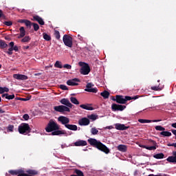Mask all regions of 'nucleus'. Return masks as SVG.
Segmentation results:
<instances>
[{
    "label": "nucleus",
    "instance_id": "nucleus-1",
    "mask_svg": "<svg viewBox=\"0 0 176 176\" xmlns=\"http://www.w3.org/2000/svg\"><path fill=\"white\" fill-rule=\"evenodd\" d=\"M60 104H63V105L54 107V109L56 112H60V113L70 112L71 110L69 108H72L74 107V104H72L67 98H63L60 100Z\"/></svg>",
    "mask_w": 176,
    "mask_h": 176
},
{
    "label": "nucleus",
    "instance_id": "nucleus-45",
    "mask_svg": "<svg viewBox=\"0 0 176 176\" xmlns=\"http://www.w3.org/2000/svg\"><path fill=\"white\" fill-rule=\"evenodd\" d=\"M14 94L9 95V94H7L6 100H13L14 98Z\"/></svg>",
    "mask_w": 176,
    "mask_h": 176
},
{
    "label": "nucleus",
    "instance_id": "nucleus-9",
    "mask_svg": "<svg viewBox=\"0 0 176 176\" xmlns=\"http://www.w3.org/2000/svg\"><path fill=\"white\" fill-rule=\"evenodd\" d=\"M94 87V85L91 82H89L86 85V89H85V91H87L88 93H97V91H98L97 87Z\"/></svg>",
    "mask_w": 176,
    "mask_h": 176
},
{
    "label": "nucleus",
    "instance_id": "nucleus-23",
    "mask_svg": "<svg viewBox=\"0 0 176 176\" xmlns=\"http://www.w3.org/2000/svg\"><path fill=\"white\" fill-rule=\"evenodd\" d=\"M80 108H82V109H86L87 111H93L94 109L93 107H90L89 104H80Z\"/></svg>",
    "mask_w": 176,
    "mask_h": 176
},
{
    "label": "nucleus",
    "instance_id": "nucleus-21",
    "mask_svg": "<svg viewBox=\"0 0 176 176\" xmlns=\"http://www.w3.org/2000/svg\"><path fill=\"white\" fill-rule=\"evenodd\" d=\"M117 149L120 151V152H126L127 151V146L124 144H120L118 146Z\"/></svg>",
    "mask_w": 176,
    "mask_h": 176
},
{
    "label": "nucleus",
    "instance_id": "nucleus-38",
    "mask_svg": "<svg viewBox=\"0 0 176 176\" xmlns=\"http://www.w3.org/2000/svg\"><path fill=\"white\" fill-rule=\"evenodd\" d=\"M91 133L93 134V135H96V134H98V131L96 129V127L91 128Z\"/></svg>",
    "mask_w": 176,
    "mask_h": 176
},
{
    "label": "nucleus",
    "instance_id": "nucleus-43",
    "mask_svg": "<svg viewBox=\"0 0 176 176\" xmlns=\"http://www.w3.org/2000/svg\"><path fill=\"white\" fill-rule=\"evenodd\" d=\"M32 25H33L34 31H38V30H39V25H38V23H33Z\"/></svg>",
    "mask_w": 176,
    "mask_h": 176
},
{
    "label": "nucleus",
    "instance_id": "nucleus-22",
    "mask_svg": "<svg viewBox=\"0 0 176 176\" xmlns=\"http://www.w3.org/2000/svg\"><path fill=\"white\" fill-rule=\"evenodd\" d=\"M74 174L76 175H71L70 176H85L83 172L79 169H74Z\"/></svg>",
    "mask_w": 176,
    "mask_h": 176
},
{
    "label": "nucleus",
    "instance_id": "nucleus-41",
    "mask_svg": "<svg viewBox=\"0 0 176 176\" xmlns=\"http://www.w3.org/2000/svg\"><path fill=\"white\" fill-rule=\"evenodd\" d=\"M162 120H146V123H152V122L153 123H157V122H161Z\"/></svg>",
    "mask_w": 176,
    "mask_h": 176
},
{
    "label": "nucleus",
    "instance_id": "nucleus-8",
    "mask_svg": "<svg viewBox=\"0 0 176 176\" xmlns=\"http://www.w3.org/2000/svg\"><path fill=\"white\" fill-rule=\"evenodd\" d=\"M19 171L21 173H18L17 176H32V175H36L38 174V171L35 170H28L26 171L27 173H24V170L19 169Z\"/></svg>",
    "mask_w": 176,
    "mask_h": 176
},
{
    "label": "nucleus",
    "instance_id": "nucleus-11",
    "mask_svg": "<svg viewBox=\"0 0 176 176\" xmlns=\"http://www.w3.org/2000/svg\"><path fill=\"white\" fill-rule=\"evenodd\" d=\"M58 121H59L61 124H63L65 127H66L68 123H69V118L63 116H60L58 118Z\"/></svg>",
    "mask_w": 176,
    "mask_h": 176
},
{
    "label": "nucleus",
    "instance_id": "nucleus-37",
    "mask_svg": "<svg viewBox=\"0 0 176 176\" xmlns=\"http://www.w3.org/2000/svg\"><path fill=\"white\" fill-rule=\"evenodd\" d=\"M151 90H153L154 91H160V90H162V88H160L159 87V85L151 87Z\"/></svg>",
    "mask_w": 176,
    "mask_h": 176
},
{
    "label": "nucleus",
    "instance_id": "nucleus-49",
    "mask_svg": "<svg viewBox=\"0 0 176 176\" xmlns=\"http://www.w3.org/2000/svg\"><path fill=\"white\" fill-rule=\"evenodd\" d=\"M63 68H66V69H71L72 68V66L69 64H65L63 65Z\"/></svg>",
    "mask_w": 176,
    "mask_h": 176
},
{
    "label": "nucleus",
    "instance_id": "nucleus-13",
    "mask_svg": "<svg viewBox=\"0 0 176 176\" xmlns=\"http://www.w3.org/2000/svg\"><path fill=\"white\" fill-rule=\"evenodd\" d=\"M76 82H80V80H79L78 78H73V79L69 80L67 81V85L68 86H78V85L79 84Z\"/></svg>",
    "mask_w": 176,
    "mask_h": 176
},
{
    "label": "nucleus",
    "instance_id": "nucleus-55",
    "mask_svg": "<svg viewBox=\"0 0 176 176\" xmlns=\"http://www.w3.org/2000/svg\"><path fill=\"white\" fill-rule=\"evenodd\" d=\"M3 89L4 93H8V91H9V88H8L6 87H3Z\"/></svg>",
    "mask_w": 176,
    "mask_h": 176
},
{
    "label": "nucleus",
    "instance_id": "nucleus-44",
    "mask_svg": "<svg viewBox=\"0 0 176 176\" xmlns=\"http://www.w3.org/2000/svg\"><path fill=\"white\" fill-rule=\"evenodd\" d=\"M25 25H26V27L31 28V26L32 25V23L30 21L26 19V21H25Z\"/></svg>",
    "mask_w": 176,
    "mask_h": 176
},
{
    "label": "nucleus",
    "instance_id": "nucleus-29",
    "mask_svg": "<svg viewBox=\"0 0 176 176\" xmlns=\"http://www.w3.org/2000/svg\"><path fill=\"white\" fill-rule=\"evenodd\" d=\"M70 101L71 102H72V104H74L75 105H79V101L75 97H71Z\"/></svg>",
    "mask_w": 176,
    "mask_h": 176
},
{
    "label": "nucleus",
    "instance_id": "nucleus-51",
    "mask_svg": "<svg viewBox=\"0 0 176 176\" xmlns=\"http://www.w3.org/2000/svg\"><path fill=\"white\" fill-rule=\"evenodd\" d=\"M23 119H24V120H28V119H30V116H28V114H24L23 116Z\"/></svg>",
    "mask_w": 176,
    "mask_h": 176
},
{
    "label": "nucleus",
    "instance_id": "nucleus-47",
    "mask_svg": "<svg viewBox=\"0 0 176 176\" xmlns=\"http://www.w3.org/2000/svg\"><path fill=\"white\" fill-rule=\"evenodd\" d=\"M13 129H14V125H12V124L8 125V131H10V132L13 131Z\"/></svg>",
    "mask_w": 176,
    "mask_h": 176
},
{
    "label": "nucleus",
    "instance_id": "nucleus-62",
    "mask_svg": "<svg viewBox=\"0 0 176 176\" xmlns=\"http://www.w3.org/2000/svg\"><path fill=\"white\" fill-rule=\"evenodd\" d=\"M78 38L80 41H83V37L82 36H80V34H78Z\"/></svg>",
    "mask_w": 176,
    "mask_h": 176
},
{
    "label": "nucleus",
    "instance_id": "nucleus-57",
    "mask_svg": "<svg viewBox=\"0 0 176 176\" xmlns=\"http://www.w3.org/2000/svg\"><path fill=\"white\" fill-rule=\"evenodd\" d=\"M1 17H5V14H3V11H2V10H0V19Z\"/></svg>",
    "mask_w": 176,
    "mask_h": 176
},
{
    "label": "nucleus",
    "instance_id": "nucleus-31",
    "mask_svg": "<svg viewBox=\"0 0 176 176\" xmlns=\"http://www.w3.org/2000/svg\"><path fill=\"white\" fill-rule=\"evenodd\" d=\"M43 38L45 39V41H52V37L50 36V35H49L46 33H43Z\"/></svg>",
    "mask_w": 176,
    "mask_h": 176
},
{
    "label": "nucleus",
    "instance_id": "nucleus-36",
    "mask_svg": "<svg viewBox=\"0 0 176 176\" xmlns=\"http://www.w3.org/2000/svg\"><path fill=\"white\" fill-rule=\"evenodd\" d=\"M30 41H31V38L29 36H26L21 39V42L23 43L30 42Z\"/></svg>",
    "mask_w": 176,
    "mask_h": 176
},
{
    "label": "nucleus",
    "instance_id": "nucleus-50",
    "mask_svg": "<svg viewBox=\"0 0 176 176\" xmlns=\"http://www.w3.org/2000/svg\"><path fill=\"white\" fill-rule=\"evenodd\" d=\"M140 96H138V95H137V96H133V97L129 96V98H131L130 100H138V98H140Z\"/></svg>",
    "mask_w": 176,
    "mask_h": 176
},
{
    "label": "nucleus",
    "instance_id": "nucleus-63",
    "mask_svg": "<svg viewBox=\"0 0 176 176\" xmlns=\"http://www.w3.org/2000/svg\"><path fill=\"white\" fill-rule=\"evenodd\" d=\"M106 129H108L109 130H112V129H113V126H108L106 127Z\"/></svg>",
    "mask_w": 176,
    "mask_h": 176
},
{
    "label": "nucleus",
    "instance_id": "nucleus-32",
    "mask_svg": "<svg viewBox=\"0 0 176 176\" xmlns=\"http://www.w3.org/2000/svg\"><path fill=\"white\" fill-rule=\"evenodd\" d=\"M155 130H157V131H166V128L158 125V126H155Z\"/></svg>",
    "mask_w": 176,
    "mask_h": 176
},
{
    "label": "nucleus",
    "instance_id": "nucleus-34",
    "mask_svg": "<svg viewBox=\"0 0 176 176\" xmlns=\"http://www.w3.org/2000/svg\"><path fill=\"white\" fill-rule=\"evenodd\" d=\"M55 68H63V65H61V62L57 60L54 64Z\"/></svg>",
    "mask_w": 176,
    "mask_h": 176
},
{
    "label": "nucleus",
    "instance_id": "nucleus-19",
    "mask_svg": "<svg viewBox=\"0 0 176 176\" xmlns=\"http://www.w3.org/2000/svg\"><path fill=\"white\" fill-rule=\"evenodd\" d=\"M75 146H86L87 142L85 140H78L74 143Z\"/></svg>",
    "mask_w": 176,
    "mask_h": 176
},
{
    "label": "nucleus",
    "instance_id": "nucleus-18",
    "mask_svg": "<svg viewBox=\"0 0 176 176\" xmlns=\"http://www.w3.org/2000/svg\"><path fill=\"white\" fill-rule=\"evenodd\" d=\"M33 20H34L35 21H37L38 24H40V25H45V21H43L42 17L38 15L34 16Z\"/></svg>",
    "mask_w": 176,
    "mask_h": 176
},
{
    "label": "nucleus",
    "instance_id": "nucleus-14",
    "mask_svg": "<svg viewBox=\"0 0 176 176\" xmlns=\"http://www.w3.org/2000/svg\"><path fill=\"white\" fill-rule=\"evenodd\" d=\"M65 134H67V132L65 131V130H54L51 135H65Z\"/></svg>",
    "mask_w": 176,
    "mask_h": 176
},
{
    "label": "nucleus",
    "instance_id": "nucleus-60",
    "mask_svg": "<svg viewBox=\"0 0 176 176\" xmlns=\"http://www.w3.org/2000/svg\"><path fill=\"white\" fill-rule=\"evenodd\" d=\"M3 93H5L3 91V87H0V94H3Z\"/></svg>",
    "mask_w": 176,
    "mask_h": 176
},
{
    "label": "nucleus",
    "instance_id": "nucleus-16",
    "mask_svg": "<svg viewBox=\"0 0 176 176\" xmlns=\"http://www.w3.org/2000/svg\"><path fill=\"white\" fill-rule=\"evenodd\" d=\"M173 156H169L166 160L168 163H173L174 164H176V151L173 152Z\"/></svg>",
    "mask_w": 176,
    "mask_h": 176
},
{
    "label": "nucleus",
    "instance_id": "nucleus-53",
    "mask_svg": "<svg viewBox=\"0 0 176 176\" xmlns=\"http://www.w3.org/2000/svg\"><path fill=\"white\" fill-rule=\"evenodd\" d=\"M168 146H174L175 148H176V143H168Z\"/></svg>",
    "mask_w": 176,
    "mask_h": 176
},
{
    "label": "nucleus",
    "instance_id": "nucleus-17",
    "mask_svg": "<svg viewBox=\"0 0 176 176\" xmlns=\"http://www.w3.org/2000/svg\"><path fill=\"white\" fill-rule=\"evenodd\" d=\"M129 127V126H124V124H120V123L115 124V129H116V130H120V131L127 130Z\"/></svg>",
    "mask_w": 176,
    "mask_h": 176
},
{
    "label": "nucleus",
    "instance_id": "nucleus-24",
    "mask_svg": "<svg viewBox=\"0 0 176 176\" xmlns=\"http://www.w3.org/2000/svg\"><path fill=\"white\" fill-rule=\"evenodd\" d=\"M160 137H171L172 134L171 132L168 131H162L160 133Z\"/></svg>",
    "mask_w": 176,
    "mask_h": 176
},
{
    "label": "nucleus",
    "instance_id": "nucleus-54",
    "mask_svg": "<svg viewBox=\"0 0 176 176\" xmlns=\"http://www.w3.org/2000/svg\"><path fill=\"white\" fill-rule=\"evenodd\" d=\"M138 122L140 123H146V120H144V119H139Z\"/></svg>",
    "mask_w": 176,
    "mask_h": 176
},
{
    "label": "nucleus",
    "instance_id": "nucleus-26",
    "mask_svg": "<svg viewBox=\"0 0 176 176\" xmlns=\"http://www.w3.org/2000/svg\"><path fill=\"white\" fill-rule=\"evenodd\" d=\"M9 174H11V175H19V173L20 172V169L17 170H10L8 171Z\"/></svg>",
    "mask_w": 176,
    "mask_h": 176
},
{
    "label": "nucleus",
    "instance_id": "nucleus-33",
    "mask_svg": "<svg viewBox=\"0 0 176 176\" xmlns=\"http://www.w3.org/2000/svg\"><path fill=\"white\" fill-rule=\"evenodd\" d=\"M19 31L21 36H25V30L24 29V27H21Z\"/></svg>",
    "mask_w": 176,
    "mask_h": 176
},
{
    "label": "nucleus",
    "instance_id": "nucleus-40",
    "mask_svg": "<svg viewBox=\"0 0 176 176\" xmlns=\"http://www.w3.org/2000/svg\"><path fill=\"white\" fill-rule=\"evenodd\" d=\"M54 36L56 37V39H60V32H58V30H55L54 31Z\"/></svg>",
    "mask_w": 176,
    "mask_h": 176
},
{
    "label": "nucleus",
    "instance_id": "nucleus-27",
    "mask_svg": "<svg viewBox=\"0 0 176 176\" xmlns=\"http://www.w3.org/2000/svg\"><path fill=\"white\" fill-rule=\"evenodd\" d=\"M98 118V116L96 115V114H91V115H88L87 116V118L90 119V120H97Z\"/></svg>",
    "mask_w": 176,
    "mask_h": 176
},
{
    "label": "nucleus",
    "instance_id": "nucleus-5",
    "mask_svg": "<svg viewBox=\"0 0 176 176\" xmlns=\"http://www.w3.org/2000/svg\"><path fill=\"white\" fill-rule=\"evenodd\" d=\"M80 67H82L80 69V73L81 75H89L90 74V66H89V64L85 63V62H79Z\"/></svg>",
    "mask_w": 176,
    "mask_h": 176
},
{
    "label": "nucleus",
    "instance_id": "nucleus-30",
    "mask_svg": "<svg viewBox=\"0 0 176 176\" xmlns=\"http://www.w3.org/2000/svg\"><path fill=\"white\" fill-rule=\"evenodd\" d=\"M153 157L155 159H164V154H163L162 153H157V154L154 155Z\"/></svg>",
    "mask_w": 176,
    "mask_h": 176
},
{
    "label": "nucleus",
    "instance_id": "nucleus-2",
    "mask_svg": "<svg viewBox=\"0 0 176 176\" xmlns=\"http://www.w3.org/2000/svg\"><path fill=\"white\" fill-rule=\"evenodd\" d=\"M87 141L91 146H94V148H96L99 151L104 152V153H109V148H108L105 144H102L101 142L97 140L96 139L89 138L87 140Z\"/></svg>",
    "mask_w": 176,
    "mask_h": 176
},
{
    "label": "nucleus",
    "instance_id": "nucleus-10",
    "mask_svg": "<svg viewBox=\"0 0 176 176\" xmlns=\"http://www.w3.org/2000/svg\"><path fill=\"white\" fill-rule=\"evenodd\" d=\"M111 109L113 112H116V111H124V109H126V106L113 103L111 104Z\"/></svg>",
    "mask_w": 176,
    "mask_h": 176
},
{
    "label": "nucleus",
    "instance_id": "nucleus-25",
    "mask_svg": "<svg viewBox=\"0 0 176 176\" xmlns=\"http://www.w3.org/2000/svg\"><path fill=\"white\" fill-rule=\"evenodd\" d=\"M100 96H102V97H103L104 100H107V98H109V93L107 90H104V91H102L100 94Z\"/></svg>",
    "mask_w": 176,
    "mask_h": 176
},
{
    "label": "nucleus",
    "instance_id": "nucleus-12",
    "mask_svg": "<svg viewBox=\"0 0 176 176\" xmlns=\"http://www.w3.org/2000/svg\"><path fill=\"white\" fill-rule=\"evenodd\" d=\"M80 126H89L90 124V120L87 118H82L78 120Z\"/></svg>",
    "mask_w": 176,
    "mask_h": 176
},
{
    "label": "nucleus",
    "instance_id": "nucleus-28",
    "mask_svg": "<svg viewBox=\"0 0 176 176\" xmlns=\"http://www.w3.org/2000/svg\"><path fill=\"white\" fill-rule=\"evenodd\" d=\"M6 47H8V44L5 41L0 40V49H6Z\"/></svg>",
    "mask_w": 176,
    "mask_h": 176
},
{
    "label": "nucleus",
    "instance_id": "nucleus-39",
    "mask_svg": "<svg viewBox=\"0 0 176 176\" xmlns=\"http://www.w3.org/2000/svg\"><path fill=\"white\" fill-rule=\"evenodd\" d=\"M13 47H10L9 49H8V51L6 52V53H7V54H8L9 56H12V54H13Z\"/></svg>",
    "mask_w": 176,
    "mask_h": 176
},
{
    "label": "nucleus",
    "instance_id": "nucleus-4",
    "mask_svg": "<svg viewBox=\"0 0 176 176\" xmlns=\"http://www.w3.org/2000/svg\"><path fill=\"white\" fill-rule=\"evenodd\" d=\"M54 130H60V126L53 120H50L45 127V131L47 133H52V131H54Z\"/></svg>",
    "mask_w": 176,
    "mask_h": 176
},
{
    "label": "nucleus",
    "instance_id": "nucleus-42",
    "mask_svg": "<svg viewBox=\"0 0 176 176\" xmlns=\"http://www.w3.org/2000/svg\"><path fill=\"white\" fill-rule=\"evenodd\" d=\"M3 24L5 25H7V27H10L11 25H13V22L8 21H4Z\"/></svg>",
    "mask_w": 176,
    "mask_h": 176
},
{
    "label": "nucleus",
    "instance_id": "nucleus-64",
    "mask_svg": "<svg viewBox=\"0 0 176 176\" xmlns=\"http://www.w3.org/2000/svg\"><path fill=\"white\" fill-rule=\"evenodd\" d=\"M171 126L173 127L174 129H176V122L173 123V124H171Z\"/></svg>",
    "mask_w": 176,
    "mask_h": 176
},
{
    "label": "nucleus",
    "instance_id": "nucleus-15",
    "mask_svg": "<svg viewBox=\"0 0 176 176\" xmlns=\"http://www.w3.org/2000/svg\"><path fill=\"white\" fill-rule=\"evenodd\" d=\"M13 78H14V79H17L18 80H27V79H28V76L24 74H14Z\"/></svg>",
    "mask_w": 176,
    "mask_h": 176
},
{
    "label": "nucleus",
    "instance_id": "nucleus-35",
    "mask_svg": "<svg viewBox=\"0 0 176 176\" xmlns=\"http://www.w3.org/2000/svg\"><path fill=\"white\" fill-rule=\"evenodd\" d=\"M145 149H147L148 151H155L156 146H144Z\"/></svg>",
    "mask_w": 176,
    "mask_h": 176
},
{
    "label": "nucleus",
    "instance_id": "nucleus-20",
    "mask_svg": "<svg viewBox=\"0 0 176 176\" xmlns=\"http://www.w3.org/2000/svg\"><path fill=\"white\" fill-rule=\"evenodd\" d=\"M65 127L68 129V130H72V131H76L78 130V126L76 124H67Z\"/></svg>",
    "mask_w": 176,
    "mask_h": 176
},
{
    "label": "nucleus",
    "instance_id": "nucleus-48",
    "mask_svg": "<svg viewBox=\"0 0 176 176\" xmlns=\"http://www.w3.org/2000/svg\"><path fill=\"white\" fill-rule=\"evenodd\" d=\"M59 87L61 89V90H68V87L65 85H60Z\"/></svg>",
    "mask_w": 176,
    "mask_h": 176
},
{
    "label": "nucleus",
    "instance_id": "nucleus-61",
    "mask_svg": "<svg viewBox=\"0 0 176 176\" xmlns=\"http://www.w3.org/2000/svg\"><path fill=\"white\" fill-rule=\"evenodd\" d=\"M173 134H174V135H175V140H176V129H172L171 130Z\"/></svg>",
    "mask_w": 176,
    "mask_h": 176
},
{
    "label": "nucleus",
    "instance_id": "nucleus-58",
    "mask_svg": "<svg viewBox=\"0 0 176 176\" xmlns=\"http://www.w3.org/2000/svg\"><path fill=\"white\" fill-rule=\"evenodd\" d=\"M13 49H14V52H18L19 51V47L17 45H14L13 47Z\"/></svg>",
    "mask_w": 176,
    "mask_h": 176
},
{
    "label": "nucleus",
    "instance_id": "nucleus-56",
    "mask_svg": "<svg viewBox=\"0 0 176 176\" xmlns=\"http://www.w3.org/2000/svg\"><path fill=\"white\" fill-rule=\"evenodd\" d=\"M27 19H20L18 21V23H21L25 24Z\"/></svg>",
    "mask_w": 176,
    "mask_h": 176
},
{
    "label": "nucleus",
    "instance_id": "nucleus-7",
    "mask_svg": "<svg viewBox=\"0 0 176 176\" xmlns=\"http://www.w3.org/2000/svg\"><path fill=\"white\" fill-rule=\"evenodd\" d=\"M116 102L118 104H126L127 101H130L131 98H129V96L124 97L122 95L116 96Z\"/></svg>",
    "mask_w": 176,
    "mask_h": 176
},
{
    "label": "nucleus",
    "instance_id": "nucleus-59",
    "mask_svg": "<svg viewBox=\"0 0 176 176\" xmlns=\"http://www.w3.org/2000/svg\"><path fill=\"white\" fill-rule=\"evenodd\" d=\"M9 46H10V47H14V42H13V41L10 42V43H9Z\"/></svg>",
    "mask_w": 176,
    "mask_h": 176
},
{
    "label": "nucleus",
    "instance_id": "nucleus-3",
    "mask_svg": "<svg viewBox=\"0 0 176 176\" xmlns=\"http://www.w3.org/2000/svg\"><path fill=\"white\" fill-rule=\"evenodd\" d=\"M18 131L19 134L27 135V134H30V133H31V127H30V124L27 123H21L18 126Z\"/></svg>",
    "mask_w": 176,
    "mask_h": 176
},
{
    "label": "nucleus",
    "instance_id": "nucleus-46",
    "mask_svg": "<svg viewBox=\"0 0 176 176\" xmlns=\"http://www.w3.org/2000/svg\"><path fill=\"white\" fill-rule=\"evenodd\" d=\"M148 142L151 144V145H153V146H157V143H156V142L153 140H148Z\"/></svg>",
    "mask_w": 176,
    "mask_h": 176
},
{
    "label": "nucleus",
    "instance_id": "nucleus-6",
    "mask_svg": "<svg viewBox=\"0 0 176 176\" xmlns=\"http://www.w3.org/2000/svg\"><path fill=\"white\" fill-rule=\"evenodd\" d=\"M63 41L65 46L67 47H72L73 42H72V37L68 34H65L63 37Z\"/></svg>",
    "mask_w": 176,
    "mask_h": 176
},
{
    "label": "nucleus",
    "instance_id": "nucleus-52",
    "mask_svg": "<svg viewBox=\"0 0 176 176\" xmlns=\"http://www.w3.org/2000/svg\"><path fill=\"white\" fill-rule=\"evenodd\" d=\"M16 100H19V101H28V99L24 98H16Z\"/></svg>",
    "mask_w": 176,
    "mask_h": 176
}]
</instances>
